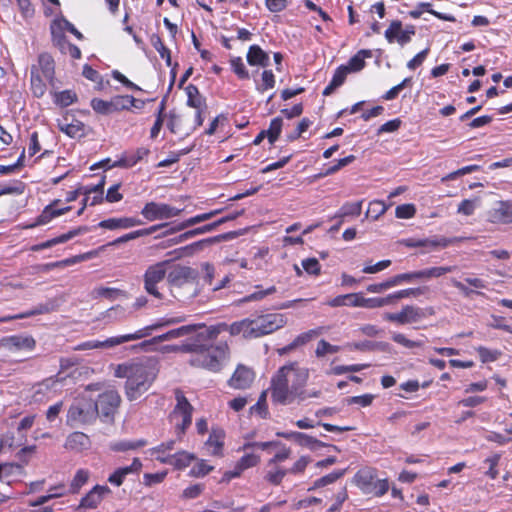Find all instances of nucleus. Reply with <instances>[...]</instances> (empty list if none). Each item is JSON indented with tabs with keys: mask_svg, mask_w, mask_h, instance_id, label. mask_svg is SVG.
<instances>
[{
	"mask_svg": "<svg viewBox=\"0 0 512 512\" xmlns=\"http://www.w3.org/2000/svg\"><path fill=\"white\" fill-rule=\"evenodd\" d=\"M308 379L309 370L297 362L282 366L271 379L272 400L282 405L306 400L304 387Z\"/></svg>",
	"mask_w": 512,
	"mask_h": 512,
	"instance_id": "obj_1",
	"label": "nucleus"
},
{
	"mask_svg": "<svg viewBox=\"0 0 512 512\" xmlns=\"http://www.w3.org/2000/svg\"><path fill=\"white\" fill-rule=\"evenodd\" d=\"M158 374L155 360L151 358L131 360L114 367L117 378H125V396L129 401H135L145 394L154 383Z\"/></svg>",
	"mask_w": 512,
	"mask_h": 512,
	"instance_id": "obj_2",
	"label": "nucleus"
},
{
	"mask_svg": "<svg viewBox=\"0 0 512 512\" xmlns=\"http://www.w3.org/2000/svg\"><path fill=\"white\" fill-rule=\"evenodd\" d=\"M220 333V328H207L199 332L194 340L183 345L182 351L191 352L190 364L212 371L220 368L221 362L226 358L227 345H213L212 341Z\"/></svg>",
	"mask_w": 512,
	"mask_h": 512,
	"instance_id": "obj_3",
	"label": "nucleus"
},
{
	"mask_svg": "<svg viewBox=\"0 0 512 512\" xmlns=\"http://www.w3.org/2000/svg\"><path fill=\"white\" fill-rule=\"evenodd\" d=\"M198 273L188 266L176 265L167 275L169 289L174 298L188 300L198 293Z\"/></svg>",
	"mask_w": 512,
	"mask_h": 512,
	"instance_id": "obj_4",
	"label": "nucleus"
},
{
	"mask_svg": "<svg viewBox=\"0 0 512 512\" xmlns=\"http://www.w3.org/2000/svg\"><path fill=\"white\" fill-rule=\"evenodd\" d=\"M181 322V318H169L160 320L152 325L137 330L134 333L125 334L116 337H110L104 341L90 340L79 344L75 350H91V349H109L123 343L139 340L151 335L152 331L158 330L162 327L169 326Z\"/></svg>",
	"mask_w": 512,
	"mask_h": 512,
	"instance_id": "obj_5",
	"label": "nucleus"
},
{
	"mask_svg": "<svg viewBox=\"0 0 512 512\" xmlns=\"http://www.w3.org/2000/svg\"><path fill=\"white\" fill-rule=\"evenodd\" d=\"M97 417V405L94 400L81 396L76 398L69 407L66 423L72 428H77L94 423Z\"/></svg>",
	"mask_w": 512,
	"mask_h": 512,
	"instance_id": "obj_6",
	"label": "nucleus"
},
{
	"mask_svg": "<svg viewBox=\"0 0 512 512\" xmlns=\"http://www.w3.org/2000/svg\"><path fill=\"white\" fill-rule=\"evenodd\" d=\"M144 104L143 100L136 99L131 95H116L108 101L100 98L91 100L92 109L102 115H110L124 110L129 111L131 108L142 109Z\"/></svg>",
	"mask_w": 512,
	"mask_h": 512,
	"instance_id": "obj_7",
	"label": "nucleus"
},
{
	"mask_svg": "<svg viewBox=\"0 0 512 512\" xmlns=\"http://www.w3.org/2000/svg\"><path fill=\"white\" fill-rule=\"evenodd\" d=\"M176 405L171 412L170 422L175 427L178 438L185 433L186 429L191 425L193 406L189 403L181 390H175Z\"/></svg>",
	"mask_w": 512,
	"mask_h": 512,
	"instance_id": "obj_8",
	"label": "nucleus"
},
{
	"mask_svg": "<svg viewBox=\"0 0 512 512\" xmlns=\"http://www.w3.org/2000/svg\"><path fill=\"white\" fill-rule=\"evenodd\" d=\"M169 260L160 261L149 265L143 275L145 291L157 299H162L163 295L157 288V284L162 282L168 275Z\"/></svg>",
	"mask_w": 512,
	"mask_h": 512,
	"instance_id": "obj_9",
	"label": "nucleus"
},
{
	"mask_svg": "<svg viewBox=\"0 0 512 512\" xmlns=\"http://www.w3.org/2000/svg\"><path fill=\"white\" fill-rule=\"evenodd\" d=\"M203 123L199 112L175 114L171 113L167 124L174 134L189 135Z\"/></svg>",
	"mask_w": 512,
	"mask_h": 512,
	"instance_id": "obj_10",
	"label": "nucleus"
},
{
	"mask_svg": "<svg viewBox=\"0 0 512 512\" xmlns=\"http://www.w3.org/2000/svg\"><path fill=\"white\" fill-rule=\"evenodd\" d=\"M356 483L364 493L374 496H382L389 489L388 481L378 479L371 469L360 470L356 475Z\"/></svg>",
	"mask_w": 512,
	"mask_h": 512,
	"instance_id": "obj_11",
	"label": "nucleus"
},
{
	"mask_svg": "<svg viewBox=\"0 0 512 512\" xmlns=\"http://www.w3.org/2000/svg\"><path fill=\"white\" fill-rule=\"evenodd\" d=\"M287 323L284 314L272 313L257 317L251 320V327H253L252 338H258L270 334Z\"/></svg>",
	"mask_w": 512,
	"mask_h": 512,
	"instance_id": "obj_12",
	"label": "nucleus"
},
{
	"mask_svg": "<svg viewBox=\"0 0 512 512\" xmlns=\"http://www.w3.org/2000/svg\"><path fill=\"white\" fill-rule=\"evenodd\" d=\"M97 405L98 416L112 419L121 403V397L116 390L106 391L94 401Z\"/></svg>",
	"mask_w": 512,
	"mask_h": 512,
	"instance_id": "obj_13",
	"label": "nucleus"
},
{
	"mask_svg": "<svg viewBox=\"0 0 512 512\" xmlns=\"http://www.w3.org/2000/svg\"><path fill=\"white\" fill-rule=\"evenodd\" d=\"M181 212V209L165 203L148 202L143 207L141 214L148 221H156L178 216Z\"/></svg>",
	"mask_w": 512,
	"mask_h": 512,
	"instance_id": "obj_14",
	"label": "nucleus"
},
{
	"mask_svg": "<svg viewBox=\"0 0 512 512\" xmlns=\"http://www.w3.org/2000/svg\"><path fill=\"white\" fill-rule=\"evenodd\" d=\"M415 34L413 26L402 28V23L398 20L393 21L388 29L385 31V38L388 42H398L401 46L410 42L411 37Z\"/></svg>",
	"mask_w": 512,
	"mask_h": 512,
	"instance_id": "obj_15",
	"label": "nucleus"
},
{
	"mask_svg": "<svg viewBox=\"0 0 512 512\" xmlns=\"http://www.w3.org/2000/svg\"><path fill=\"white\" fill-rule=\"evenodd\" d=\"M255 379L254 372L243 365H239L231 378L228 385L234 389H247L251 386Z\"/></svg>",
	"mask_w": 512,
	"mask_h": 512,
	"instance_id": "obj_16",
	"label": "nucleus"
},
{
	"mask_svg": "<svg viewBox=\"0 0 512 512\" xmlns=\"http://www.w3.org/2000/svg\"><path fill=\"white\" fill-rule=\"evenodd\" d=\"M488 220L491 223H512V202L499 201L488 212Z\"/></svg>",
	"mask_w": 512,
	"mask_h": 512,
	"instance_id": "obj_17",
	"label": "nucleus"
},
{
	"mask_svg": "<svg viewBox=\"0 0 512 512\" xmlns=\"http://www.w3.org/2000/svg\"><path fill=\"white\" fill-rule=\"evenodd\" d=\"M111 492L107 486L96 485L80 501L79 509H94Z\"/></svg>",
	"mask_w": 512,
	"mask_h": 512,
	"instance_id": "obj_18",
	"label": "nucleus"
},
{
	"mask_svg": "<svg viewBox=\"0 0 512 512\" xmlns=\"http://www.w3.org/2000/svg\"><path fill=\"white\" fill-rule=\"evenodd\" d=\"M142 467V464L138 458H135L131 465L116 469L108 478V482L115 485H122L127 475L138 473Z\"/></svg>",
	"mask_w": 512,
	"mask_h": 512,
	"instance_id": "obj_19",
	"label": "nucleus"
},
{
	"mask_svg": "<svg viewBox=\"0 0 512 512\" xmlns=\"http://www.w3.org/2000/svg\"><path fill=\"white\" fill-rule=\"evenodd\" d=\"M52 36L54 45L59 48L62 54H68L73 59L81 57L80 49L76 45L70 43L64 34L52 31Z\"/></svg>",
	"mask_w": 512,
	"mask_h": 512,
	"instance_id": "obj_20",
	"label": "nucleus"
},
{
	"mask_svg": "<svg viewBox=\"0 0 512 512\" xmlns=\"http://www.w3.org/2000/svg\"><path fill=\"white\" fill-rule=\"evenodd\" d=\"M31 68H36L38 73L42 74L45 80L53 81L55 74L54 60L48 53H42L38 57V63L32 65Z\"/></svg>",
	"mask_w": 512,
	"mask_h": 512,
	"instance_id": "obj_21",
	"label": "nucleus"
},
{
	"mask_svg": "<svg viewBox=\"0 0 512 512\" xmlns=\"http://www.w3.org/2000/svg\"><path fill=\"white\" fill-rule=\"evenodd\" d=\"M215 328H220V332L229 331L231 335L242 334L245 338H252L253 327H251V319H243L239 322L231 324L230 326L222 324L216 326Z\"/></svg>",
	"mask_w": 512,
	"mask_h": 512,
	"instance_id": "obj_22",
	"label": "nucleus"
},
{
	"mask_svg": "<svg viewBox=\"0 0 512 512\" xmlns=\"http://www.w3.org/2000/svg\"><path fill=\"white\" fill-rule=\"evenodd\" d=\"M142 222L139 219L132 218V217H123V218H110L107 220H103L99 223V226L101 228L105 229H118V228H131L134 226L141 225Z\"/></svg>",
	"mask_w": 512,
	"mask_h": 512,
	"instance_id": "obj_23",
	"label": "nucleus"
},
{
	"mask_svg": "<svg viewBox=\"0 0 512 512\" xmlns=\"http://www.w3.org/2000/svg\"><path fill=\"white\" fill-rule=\"evenodd\" d=\"M187 94V105L194 108L195 112H199L202 117L203 112L206 110V101L200 95L199 90L196 86L190 84L186 87Z\"/></svg>",
	"mask_w": 512,
	"mask_h": 512,
	"instance_id": "obj_24",
	"label": "nucleus"
},
{
	"mask_svg": "<svg viewBox=\"0 0 512 512\" xmlns=\"http://www.w3.org/2000/svg\"><path fill=\"white\" fill-rule=\"evenodd\" d=\"M225 433L220 428H213L205 445L212 455L219 456L222 454L223 440Z\"/></svg>",
	"mask_w": 512,
	"mask_h": 512,
	"instance_id": "obj_25",
	"label": "nucleus"
},
{
	"mask_svg": "<svg viewBox=\"0 0 512 512\" xmlns=\"http://www.w3.org/2000/svg\"><path fill=\"white\" fill-rule=\"evenodd\" d=\"M277 436L283 437L285 439H292L298 444L302 446L315 447V446H324L323 443L318 441L317 439L301 432H277Z\"/></svg>",
	"mask_w": 512,
	"mask_h": 512,
	"instance_id": "obj_26",
	"label": "nucleus"
},
{
	"mask_svg": "<svg viewBox=\"0 0 512 512\" xmlns=\"http://www.w3.org/2000/svg\"><path fill=\"white\" fill-rule=\"evenodd\" d=\"M247 62L251 66L267 67L269 65V56L258 45H252L247 53Z\"/></svg>",
	"mask_w": 512,
	"mask_h": 512,
	"instance_id": "obj_27",
	"label": "nucleus"
},
{
	"mask_svg": "<svg viewBox=\"0 0 512 512\" xmlns=\"http://www.w3.org/2000/svg\"><path fill=\"white\" fill-rule=\"evenodd\" d=\"M402 325L421 321L425 318V311L422 308L406 305L401 309Z\"/></svg>",
	"mask_w": 512,
	"mask_h": 512,
	"instance_id": "obj_28",
	"label": "nucleus"
},
{
	"mask_svg": "<svg viewBox=\"0 0 512 512\" xmlns=\"http://www.w3.org/2000/svg\"><path fill=\"white\" fill-rule=\"evenodd\" d=\"M348 74H349V72H348V69L346 66H344V65L339 66L336 69L330 84L324 89L323 95L324 96L331 95L335 91V89L340 87L345 82V79Z\"/></svg>",
	"mask_w": 512,
	"mask_h": 512,
	"instance_id": "obj_29",
	"label": "nucleus"
},
{
	"mask_svg": "<svg viewBox=\"0 0 512 512\" xmlns=\"http://www.w3.org/2000/svg\"><path fill=\"white\" fill-rule=\"evenodd\" d=\"M149 154V149L141 147L138 148L135 152L130 154L129 156H126L119 161L115 162L113 164V167H132L136 163H138L140 160H142L144 157H146Z\"/></svg>",
	"mask_w": 512,
	"mask_h": 512,
	"instance_id": "obj_30",
	"label": "nucleus"
},
{
	"mask_svg": "<svg viewBox=\"0 0 512 512\" xmlns=\"http://www.w3.org/2000/svg\"><path fill=\"white\" fill-rule=\"evenodd\" d=\"M47 82L49 81L45 80L36 68H31V90L34 96L39 98L45 94Z\"/></svg>",
	"mask_w": 512,
	"mask_h": 512,
	"instance_id": "obj_31",
	"label": "nucleus"
},
{
	"mask_svg": "<svg viewBox=\"0 0 512 512\" xmlns=\"http://www.w3.org/2000/svg\"><path fill=\"white\" fill-rule=\"evenodd\" d=\"M158 460H160L162 463H167L170 465L175 466L176 468H184L187 467L191 460L193 459V456L186 453V452H180L175 455L167 456L164 458L157 457Z\"/></svg>",
	"mask_w": 512,
	"mask_h": 512,
	"instance_id": "obj_32",
	"label": "nucleus"
},
{
	"mask_svg": "<svg viewBox=\"0 0 512 512\" xmlns=\"http://www.w3.org/2000/svg\"><path fill=\"white\" fill-rule=\"evenodd\" d=\"M427 290H428V287L423 286V287L408 288V289H403V290L397 291L393 294L388 295L389 303L390 304L395 303L396 301L403 299V298L419 297L421 295H424Z\"/></svg>",
	"mask_w": 512,
	"mask_h": 512,
	"instance_id": "obj_33",
	"label": "nucleus"
},
{
	"mask_svg": "<svg viewBox=\"0 0 512 512\" xmlns=\"http://www.w3.org/2000/svg\"><path fill=\"white\" fill-rule=\"evenodd\" d=\"M89 439L82 432H73L66 440L65 447L70 450H81L87 447Z\"/></svg>",
	"mask_w": 512,
	"mask_h": 512,
	"instance_id": "obj_34",
	"label": "nucleus"
},
{
	"mask_svg": "<svg viewBox=\"0 0 512 512\" xmlns=\"http://www.w3.org/2000/svg\"><path fill=\"white\" fill-rule=\"evenodd\" d=\"M5 345L10 348L31 350L35 346V341L27 336H11L4 340Z\"/></svg>",
	"mask_w": 512,
	"mask_h": 512,
	"instance_id": "obj_35",
	"label": "nucleus"
},
{
	"mask_svg": "<svg viewBox=\"0 0 512 512\" xmlns=\"http://www.w3.org/2000/svg\"><path fill=\"white\" fill-rule=\"evenodd\" d=\"M455 270L453 266H439L417 271L418 279L438 278Z\"/></svg>",
	"mask_w": 512,
	"mask_h": 512,
	"instance_id": "obj_36",
	"label": "nucleus"
},
{
	"mask_svg": "<svg viewBox=\"0 0 512 512\" xmlns=\"http://www.w3.org/2000/svg\"><path fill=\"white\" fill-rule=\"evenodd\" d=\"M371 57V51L370 50H360L355 54L348 62L347 65H345L348 69V72H358L362 70L365 66V58Z\"/></svg>",
	"mask_w": 512,
	"mask_h": 512,
	"instance_id": "obj_37",
	"label": "nucleus"
},
{
	"mask_svg": "<svg viewBox=\"0 0 512 512\" xmlns=\"http://www.w3.org/2000/svg\"><path fill=\"white\" fill-rule=\"evenodd\" d=\"M51 310L52 309L49 307V305H47V304H40L37 307H35L34 309H31V310L26 311L24 313H20V314L13 315V316L1 317L0 318V323L8 322V321H11V320H14V319H23V318L32 317V316H35V315L45 314V313L50 312Z\"/></svg>",
	"mask_w": 512,
	"mask_h": 512,
	"instance_id": "obj_38",
	"label": "nucleus"
},
{
	"mask_svg": "<svg viewBox=\"0 0 512 512\" xmlns=\"http://www.w3.org/2000/svg\"><path fill=\"white\" fill-rule=\"evenodd\" d=\"M59 128L72 138L80 137L84 133V125L80 121L68 123L67 119H64V121L59 122Z\"/></svg>",
	"mask_w": 512,
	"mask_h": 512,
	"instance_id": "obj_39",
	"label": "nucleus"
},
{
	"mask_svg": "<svg viewBox=\"0 0 512 512\" xmlns=\"http://www.w3.org/2000/svg\"><path fill=\"white\" fill-rule=\"evenodd\" d=\"M362 211V201L354 203H345L335 217L344 218L346 216H359Z\"/></svg>",
	"mask_w": 512,
	"mask_h": 512,
	"instance_id": "obj_40",
	"label": "nucleus"
},
{
	"mask_svg": "<svg viewBox=\"0 0 512 512\" xmlns=\"http://www.w3.org/2000/svg\"><path fill=\"white\" fill-rule=\"evenodd\" d=\"M151 43L153 47L158 51L161 58L165 59L167 66L171 65L170 50L164 45L161 38L158 35H152Z\"/></svg>",
	"mask_w": 512,
	"mask_h": 512,
	"instance_id": "obj_41",
	"label": "nucleus"
},
{
	"mask_svg": "<svg viewBox=\"0 0 512 512\" xmlns=\"http://www.w3.org/2000/svg\"><path fill=\"white\" fill-rule=\"evenodd\" d=\"M122 294V291L117 288H108V287H96L91 292L93 298L105 297L110 300L116 299L119 295Z\"/></svg>",
	"mask_w": 512,
	"mask_h": 512,
	"instance_id": "obj_42",
	"label": "nucleus"
},
{
	"mask_svg": "<svg viewBox=\"0 0 512 512\" xmlns=\"http://www.w3.org/2000/svg\"><path fill=\"white\" fill-rule=\"evenodd\" d=\"M88 478L89 472L87 470H78L73 480L71 481L70 492L77 493L80 490V488L87 482Z\"/></svg>",
	"mask_w": 512,
	"mask_h": 512,
	"instance_id": "obj_43",
	"label": "nucleus"
},
{
	"mask_svg": "<svg viewBox=\"0 0 512 512\" xmlns=\"http://www.w3.org/2000/svg\"><path fill=\"white\" fill-rule=\"evenodd\" d=\"M238 235H240V233H238V232H228V233H225V234H222V235H218V236H214V237H211V238H207V239L201 240V241L195 243L194 245L196 247L202 248L205 245H211V244L219 243L221 241L234 239Z\"/></svg>",
	"mask_w": 512,
	"mask_h": 512,
	"instance_id": "obj_44",
	"label": "nucleus"
},
{
	"mask_svg": "<svg viewBox=\"0 0 512 512\" xmlns=\"http://www.w3.org/2000/svg\"><path fill=\"white\" fill-rule=\"evenodd\" d=\"M387 210V206L384 202L380 200H374L370 202L366 217H372L373 219H378L381 215H383Z\"/></svg>",
	"mask_w": 512,
	"mask_h": 512,
	"instance_id": "obj_45",
	"label": "nucleus"
},
{
	"mask_svg": "<svg viewBox=\"0 0 512 512\" xmlns=\"http://www.w3.org/2000/svg\"><path fill=\"white\" fill-rule=\"evenodd\" d=\"M271 467L273 469L266 473L265 480H267L269 483L273 485H279L282 482L283 478L288 473V470L281 469L277 467V465Z\"/></svg>",
	"mask_w": 512,
	"mask_h": 512,
	"instance_id": "obj_46",
	"label": "nucleus"
},
{
	"mask_svg": "<svg viewBox=\"0 0 512 512\" xmlns=\"http://www.w3.org/2000/svg\"><path fill=\"white\" fill-rule=\"evenodd\" d=\"M221 210H215L208 213L200 214L195 217L187 219L185 222H183L178 230L185 229L187 227L193 226L195 224H198L200 222L206 221L214 217L215 215L219 214Z\"/></svg>",
	"mask_w": 512,
	"mask_h": 512,
	"instance_id": "obj_47",
	"label": "nucleus"
},
{
	"mask_svg": "<svg viewBox=\"0 0 512 512\" xmlns=\"http://www.w3.org/2000/svg\"><path fill=\"white\" fill-rule=\"evenodd\" d=\"M276 292V287L275 286H271L265 290H257L256 292L254 293H251L247 296H245L244 298H242L241 300H239V303H247V302H252V301H260L262 300L263 298H265L266 296L268 295H271L273 293Z\"/></svg>",
	"mask_w": 512,
	"mask_h": 512,
	"instance_id": "obj_48",
	"label": "nucleus"
},
{
	"mask_svg": "<svg viewBox=\"0 0 512 512\" xmlns=\"http://www.w3.org/2000/svg\"><path fill=\"white\" fill-rule=\"evenodd\" d=\"M282 129V119L279 117L274 118L266 131L267 138L271 144H273L279 137Z\"/></svg>",
	"mask_w": 512,
	"mask_h": 512,
	"instance_id": "obj_49",
	"label": "nucleus"
},
{
	"mask_svg": "<svg viewBox=\"0 0 512 512\" xmlns=\"http://www.w3.org/2000/svg\"><path fill=\"white\" fill-rule=\"evenodd\" d=\"M479 199H465L463 200L457 209L459 214L470 216L474 213L475 209L479 206Z\"/></svg>",
	"mask_w": 512,
	"mask_h": 512,
	"instance_id": "obj_50",
	"label": "nucleus"
},
{
	"mask_svg": "<svg viewBox=\"0 0 512 512\" xmlns=\"http://www.w3.org/2000/svg\"><path fill=\"white\" fill-rule=\"evenodd\" d=\"M260 461V457L256 454H245L242 456L239 461L236 463L239 470L242 472L248 468L256 466Z\"/></svg>",
	"mask_w": 512,
	"mask_h": 512,
	"instance_id": "obj_51",
	"label": "nucleus"
},
{
	"mask_svg": "<svg viewBox=\"0 0 512 512\" xmlns=\"http://www.w3.org/2000/svg\"><path fill=\"white\" fill-rule=\"evenodd\" d=\"M340 350L339 346L331 345L326 340L322 339L318 342L315 354L317 357H324L327 354H334Z\"/></svg>",
	"mask_w": 512,
	"mask_h": 512,
	"instance_id": "obj_52",
	"label": "nucleus"
},
{
	"mask_svg": "<svg viewBox=\"0 0 512 512\" xmlns=\"http://www.w3.org/2000/svg\"><path fill=\"white\" fill-rule=\"evenodd\" d=\"M55 383H56V381H53L51 379H47L46 381L36 385L34 387V393L32 395L33 401H35V402L42 401L43 400V396L51 388V385H53Z\"/></svg>",
	"mask_w": 512,
	"mask_h": 512,
	"instance_id": "obj_53",
	"label": "nucleus"
},
{
	"mask_svg": "<svg viewBox=\"0 0 512 512\" xmlns=\"http://www.w3.org/2000/svg\"><path fill=\"white\" fill-rule=\"evenodd\" d=\"M476 350L483 363L496 361L501 355L498 350H490L483 346L478 347Z\"/></svg>",
	"mask_w": 512,
	"mask_h": 512,
	"instance_id": "obj_54",
	"label": "nucleus"
},
{
	"mask_svg": "<svg viewBox=\"0 0 512 512\" xmlns=\"http://www.w3.org/2000/svg\"><path fill=\"white\" fill-rule=\"evenodd\" d=\"M342 475H343V471H338V472H332L326 476H323L314 482V485L312 488H310V490L324 487L328 484H332L337 479H339Z\"/></svg>",
	"mask_w": 512,
	"mask_h": 512,
	"instance_id": "obj_55",
	"label": "nucleus"
},
{
	"mask_svg": "<svg viewBox=\"0 0 512 512\" xmlns=\"http://www.w3.org/2000/svg\"><path fill=\"white\" fill-rule=\"evenodd\" d=\"M234 73L241 79H248L249 73L240 57H234L230 61Z\"/></svg>",
	"mask_w": 512,
	"mask_h": 512,
	"instance_id": "obj_56",
	"label": "nucleus"
},
{
	"mask_svg": "<svg viewBox=\"0 0 512 512\" xmlns=\"http://www.w3.org/2000/svg\"><path fill=\"white\" fill-rule=\"evenodd\" d=\"M392 339L394 342L406 347V348H409V349H412V348H415V347H422L423 346V342L421 341H412L410 339H408L404 334L402 333H394L392 335Z\"/></svg>",
	"mask_w": 512,
	"mask_h": 512,
	"instance_id": "obj_57",
	"label": "nucleus"
},
{
	"mask_svg": "<svg viewBox=\"0 0 512 512\" xmlns=\"http://www.w3.org/2000/svg\"><path fill=\"white\" fill-rule=\"evenodd\" d=\"M362 303V307L368 309L380 308L390 304L388 295L382 298H365L363 296Z\"/></svg>",
	"mask_w": 512,
	"mask_h": 512,
	"instance_id": "obj_58",
	"label": "nucleus"
},
{
	"mask_svg": "<svg viewBox=\"0 0 512 512\" xmlns=\"http://www.w3.org/2000/svg\"><path fill=\"white\" fill-rule=\"evenodd\" d=\"M416 213V208L413 204H403L396 207L395 215L400 219L412 218Z\"/></svg>",
	"mask_w": 512,
	"mask_h": 512,
	"instance_id": "obj_59",
	"label": "nucleus"
},
{
	"mask_svg": "<svg viewBox=\"0 0 512 512\" xmlns=\"http://www.w3.org/2000/svg\"><path fill=\"white\" fill-rule=\"evenodd\" d=\"M76 100V94L71 90H65L56 95V103L62 107H67L74 103Z\"/></svg>",
	"mask_w": 512,
	"mask_h": 512,
	"instance_id": "obj_60",
	"label": "nucleus"
},
{
	"mask_svg": "<svg viewBox=\"0 0 512 512\" xmlns=\"http://www.w3.org/2000/svg\"><path fill=\"white\" fill-rule=\"evenodd\" d=\"M266 397H267V392L263 391L261 393L257 403L250 408L251 413H257L263 418L266 417V415H267Z\"/></svg>",
	"mask_w": 512,
	"mask_h": 512,
	"instance_id": "obj_61",
	"label": "nucleus"
},
{
	"mask_svg": "<svg viewBox=\"0 0 512 512\" xmlns=\"http://www.w3.org/2000/svg\"><path fill=\"white\" fill-rule=\"evenodd\" d=\"M24 184L22 182H17L15 184H7L0 186V197L6 194H15L20 195L24 192Z\"/></svg>",
	"mask_w": 512,
	"mask_h": 512,
	"instance_id": "obj_62",
	"label": "nucleus"
},
{
	"mask_svg": "<svg viewBox=\"0 0 512 512\" xmlns=\"http://www.w3.org/2000/svg\"><path fill=\"white\" fill-rule=\"evenodd\" d=\"M374 400V395L372 394H364V395H361V396H353V397H349L347 399V403L349 405H352V404H358L362 407H367V406H370L372 404Z\"/></svg>",
	"mask_w": 512,
	"mask_h": 512,
	"instance_id": "obj_63",
	"label": "nucleus"
},
{
	"mask_svg": "<svg viewBox=\"0 0 512 512\" xmlns=\"http://www.w3.org/2000/svg\"><path fill=\"white\" fill-rule=\"evenodd\" d=\"M275 85V77L271 70H264L262 73V84L257 88L259 91L271 89Z\"/></svg>",
	"mask_w": 512,
	"mask_h": 512,
	"instance_id": "obj_64",
	"label": "nucleus"
}]
</instances>
